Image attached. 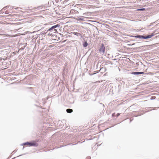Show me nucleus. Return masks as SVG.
Returning <instances> with one entry per match:
<instances>
[{
    "label": "nucleus",
    "mask_w": 159,
    "mask_h": 159,
    "mask_svg": "<svg viewBox=\"0 0 159 159\" xmlns=\"http://www.w3.org/2000/svg\"><path fill=\"white\" fill-rule=\"evenodd\" d=\"M154 35V33H152L147 34H143L141 35L136 34L134 35H129V36L138 38V40H139V42L143 41V40H148V39L152 37Z\"/></svg>",
    "instance_id": "f257e3e1"
},
{
    "label": "nucleus",
    "mask_w": 159,
    "mask_h": 159,
    "mask_svg": "<svg viewBox=\"0 0 159 159\" xmlns=\"http://www.w3.org/2000/svg\"><path fill=\"white\" fill-rule=\"evenodd\" d=\"M60 26V25L59 24L53 25L49 28L47 30H45L46 32L44 33L45 34L48 33V35L50 36H53L54 35V33H58L57 30L59 29Z\"/></svg>",
    "instance_id": "f03ea898"
},
{
    "label": "nucleus",
    "mask_w": 159,
    "mask_h": 159,
    "mask_svg": "<svg viewBox=\"0 0 159 159\" xmlns=\"http://www.w3.org/2000/svg\"><path fill=\"white\" fill-rule=\"evenodd\" d=\"M27 145L30 147H37L38 146V143L35 141L33 140L30 142H26L20 144L21 146Z\"/></svg>",
    "instance_id": "7ed1b4c3"
},
{
    "label": "nucleus",
    "mask_w": 159,
    "mask_h": 159,
    "mask_svg": "<svg viewBox=\"0 0 159 159\" xmlns=\"http://www.w3.org/2000/svg\"><path fill=\"white\" fill-rule=\"evenodd\" d=\"M105 52V48L103 43H102L100 46V47L98 49V52L103 55Z\"/></svg>",
    "instance_id": "20e7f679"
},
{
    "label": "nucleus",
    "mask_w": 159,
    "mask_h": 159,
    "mask_svg": "<svg viewBox=\"0 0 159 159\" xmlns=\"http://www.w3.org/2000/svg\"><path fill=\"white\" fill-rule=\"evenodd\" d=\"M139 40H138V39L137 38H135L134 39H130V40L128 41V42L130 43H132L134 42H136L134 43H132L129 44V46L133 45H134L135 43H137V42H139Z\"/></svg>",
    "instance_id": "39448f33"
},
{
    "label": "nucleus",
    "mask_w": 159,
    "mask_h": 159,
    "mask_svg": "<svg viewBox=\"0 0 159 159\" xmlns=\"http://www.w3.org/2000/svg\"><path fill=\"white\" fill-rule=\"evenodd\" d=\"M144 73L143 72H133L131 73V74L134 75H140Z\"/></svg>",
    "instance_id": "423d86ee"
},
{
    "label": "nucleus",
    "mask_w": 159,
    "mask_h": 159,
    "mask_svg": "<svg viewBox=\"0 0 159 159\" xmlns=\"http://www.w3.org/2000/svg\"><path fill=\"white\" fill-rule=\"evenodd\" d=\"M143 114V113H141L140 112L138 113H134L133 115V116L137 117L141 116Z\"/></svg>",
    "instance_id": "0eeeda50"
},
{
    "label": "nucleus",
    "mask_w": 159,
    "mask_h": 159,
    "mask_svg": "<svg viewBox=\"0 0 159 159\" xmlns=\"http://www.w3.org/2000/svg\"><path fill=\"white\" fill-rule=\"evenodd\" d=\"M82 45L84 48H86L88 45V43L87 40H84L83 42Z\"/></svg>",
    "instance_id": "6e6552de"
},
{
    "label": "nucleus",
    "mask_w": 159,
    "mask_h": 159,
    "mask_svg": "<svg viewBox=\"0 0 159 159\" xmlns=\"http://www.w3.org/2000/svg\"><path fill=\"white\" fill-rule=\"evenodd\" d=\"M102 62L103 61L104 62H105V65H107L108 64H112V63L110 61H106V60H104L103 61H102Z\"/></svg>",
    "instance_id": "1a4fd4ad"
},
{
    "label": "nucleus",
    "mask_w": 159,
    "mask_h": 159,
    "mask_svg": "<svg viewBox=\"0 0 159 159\" xmlns=\"http://www.w3.org/2000/svg\"><path fill=\"white\" fill-rule=\"evenodd\" d=\"M66 111L68 113H71L73 112V110L71 109H67L66 110Z\"/></svg>",
    "instance_id": "9d476101"
},
{
    "label": "nucleus",
    "mask_w": 159,
    "mask_h": 159,
    "mask_svg": "<svg viewBox=\"0 0 159 159\" xmlns=\"http://www.w3.org/2000/svg\"><path fill=\"white\" fill-rule=\"evenodd\" d=\"M146 9L145 8H141L139 9H137V11H143L145 10Z\"/></svg>",
    "instance_id": "9b49d317"
},
{
    "label": "nucleus",
    "mask_w": 159,
    "mask_h": 159,
    "mask_svg": "<svg viewBox=\"0 0 159 159\" xmlns=\"http://www.w3.org/2000/svg\"><path fill=\"white\" fill-rule=\"evenodd\" d=\"M9 7V6H7L4 7L3 9H2V10H6L7 8Z\"/></svg>",
    "instance_id": "f8f14e48"
},
{
    "label": "nucleus",
    "mask_w": 159,
    "mask_h": 159,
    "mask_svg": "<svg viewBox=\"0 0 159 159\" xmlns=\"http://www.w3.org/2000/svg\"><path fill=\"white\" fill-rule=\"evenodd\" d=\"M159 107H149V109H150V108H153V109H152V110H157L158 109V108H159ZM150 110H151L152 109H150Z\"/></svg>",
    "instance_id": "ddd939ff"
},
{
    "label": "nucleus",
    "mask_w": 159,
    "mask_h": 159,
    "mask_svg": "<svg viewBox=\"0 0 159 159\" xmlns=\"http://www.w3.org/2000/svg\"><path fill=\"white\" fill-rule=\"evenodd\" d=\"M112 116L113 117H114L115 116V113H112Z\"/></svg>",
    "instance_id": "4468645a"
},
{
    "label": "nucleus",
    "mask_w": 159,
    "mask_h": 159,
    "mask_svg": "<svg viewBox=\"0 0 159 159\" xmlns=\"http://www.w3.org/2000/svg\"><path fill=\"white\" fill-rule=\"evenodd\" d=\"M120 115V114L119 113H117V114H116V117H117L118 116H119Z\"/></svg>",
    "instance_id": "2eb2a0df"
},
{
    "label": "nucleus",
    "mask_w": 159,
    "mask_h": 159,
    "mask_svg": "<svg viewBox=\"0 0 159 159\" xmlns=\"http://www.w3.org/2000/svg\"><path fill=\"white\" fill-rule=\"evenodd\" d=\"M91 157L90 156H88L86 158V159H90Z\"/></svg>",
    "instance_id": "dca6fc26"
},
{
    "label": "nucleus",
    "mask_w": 159,
    "mask_h": 159,
    "mask_svg": "<svg viewBox=\"0 0 159 159\" xmlns=\"http://www.w3.org/2000/svg\"><path fill=\"white\" fill-rule=\"evenodd\" d=\"M8 11H5V14H8Z\"/></svg>",
    "instance_id": "f3484780"
},
{
    "label": "nucleus",
    "mask_w": 159,
    "mask_h": 159,
    "mask_svg": "<svg viewBox=\"0 0 159 159\" xmlns=\"http://www.w3.org/2000/svg\"><path fill=\"white\" fill-rule=\"evenodd\" d=\"M79 19L80 20H83V18H79Z\"/></svg>",
    "instance_id": "a211bd4d"
},
{
    "label": "nucleus",
    "mask_w": 159,
    "mask_h": 159,
    "mask_svg": "<svg viewBox=\"0 0 159 159\" xmlns=\"http://www.w3.org/2000/svg\"><path fill=\"white\" fill-rule=\"evenodd\" d=\"M68 1V0H65V1H64L63 2H67V1Z\"/></svg>",
    "instance_id": "6ab92c4d"
},
{
    "label": "nucleus",
    "mask_w": 159,
    "mask_h": 159,
    "mask_svg": "<svg viewBox=\"0 0 159 159\" xmlns=\"http://www.w3.org/2000/svg\"><path fill=\"white\" fill-rule=\"evenodd\" d=\"M80 34L76 32L75 34V35H77L78 34Z\"/></svg>",
    "instance_id": "aec40b11"
},
{
    "label": "nucleus",
    "mask_w": 159,
    "mask_h": 159,
    "mask_svg": "<svg viewBox=\"0 0 159 159\" xmlns=\"http://www.w3.org/2000/svg\"><path fill=\"white\" fill-rule=\"evenodd\" d=\"M129 120H130V123L133 120V119H130Z\"/></svg>",
    "instance_id": "412c9836"
},
{
    "label": "nucleus",
    "mask_w": 159,
    "mask_h": 159,
    "mask_svg": "<svg viewBox=\"0 0 159 159\" xmlns=\"http://www.w3.org/2000/svg\"><path fill=\"white\" fill-rule=\"evenodd\" d=\"M25 154H22L20 155V156H18V157H19V156H22V155H25Z\"/></svg>",
    "instance_id": "4be33fe9"
},
{
    "label": "nucleus",
    "mask_w": 159,
    "mask_h": 159,
    "mask_svg": "<svg viewBox=\"0 0 159 159\" xmlns=\"http://www.w3.org/2000/svg\"><path fill=\"white\" fill-rule=\"evenodd\" d=\"M101 59H105V58H104V57H101Z\"/></svg>",
    "instance_id": "5701e85b"
},
{
    "label": "nucleus",
    "mask_w": 159,
    "mask_h": 159,
    "mask_svg": "<svg viewBox=\"0 0 159 159\" xmlns=\"http://www.w3.org/2000/svg\"><path fill=\"white\" fill-rule=\"evenodd\" d=\"M66 128H68V129L69 128V126H66Z\"/></svg>",
    "instance_id": "b1692460"
},
{
    "label": "nucleus",
    "mask_w": 159,
    "mask_h": 159,
    "mask_svg": "<svg viewBox=\"0 0 159 159\" xmlns=\"http://www.w3.org/2000/svg\"><path fill=\"white\" fill-rule=\"evenodd\" d=\"M142 1H147L148 0H142Z\"/></svg>",
    "instance_id": "393cba45"
},
{
    "label": "nucleus",
    "mask_w": 159,
    "mask_h": 159,
    "mask_svg": "<svg viewBox=\"0 0 159 159\" xmlns=\"http://www.w3.org/2000/svg\"><path fill=\"white\" fill-rule=\"evenodd\" d=\"M13 6H12V7H11L12 8H13Z\"/></svg>",
    "instance_id": "a878e982"
},
{
    "label": "nucleus",
    "mask_w": 159,
    "mask_h": 159,
    "mask_svg": "<svg viewBox=\"0 0 159 159\" xmlns=\"http://www.w3.org/2000/svg\"><path fill=\"white\" fill-rule=\"evenodd\" d=\"M66 145H65V146H66ZM62 146H60V147H62Z\"/></svg>",
    "instance_id": "bb28decb"
},
{
    "label": "nucleus",
    "mask_w": 159,
    "mask_h": 159,
    "mask_svg": "<svg viewBox=\"0 0 159 159\" xmlns=\"http://www.w3.org/2000/svg\"><path fill=\"white\" fill-rule=\"evenodd\" d=\"M16 158V157H14L13 158H12V159H14Z\"/></svg>",
    "instance_id": "cd10ccee"
},
{
    "label": "nucleus",
    "mask_w": 159,
    "mask_h": 159,
    "mask_svg": "<svg viewBox=\"0 0 159 159\" xmlns=\"http://www.w3.org/2000/svg\"><path fill=\"white\" fill-rule=\"evenodd\" d=\"M58 2V0L57 1H56V2Z\"/></svg>",
    "instance_id": "c85d7f7f"
},
{
    "label": "nucleus",
    "mask_w": 159,
    "mask_h": 159,
    "mask_svg": "<svg viewBox=\"0 0 159 159\" xmlns=\"http://www.w3.org/2000/svg\"><path fill=\"white\" fill-rule=\"evenodd\" d=\"M76 144H72V145H75Z\"/></svg>",
    "instance_id": "c756f323"
},
{
    "label": "nucleus",
    "mask_w": 159,
    "mask_h": 159,
    "mask_svg": "<svg viewBox=\"0 0 159 159\" xmlns=\"http://www.w3.org/2000/svg\"><path fill=\"white\" fill-rule=\"evenodd\" d=\"M30 88V89H32V88L30 87V88Z\"/></svg>",
    "instance_id": "7c9ffc66"
},
{
    "label": "nucleus",
    "mask_w": 159,
    "mask_h": 159,
    "mask_svg": "<svg viewBox=\"0 0 159 159\" xmlns=\"http://www.w3.org/2000/svg\"><path fill=\"white\" fill-rule=\"evenodd\" d=\"M157 36H156V37H154V38H157Z\"/></svg>",
    "instance_id": "2f4dec72"
},
{
    "label": "nucleus",
    "mask_w": 159,
    "mask_h": 159,
    "mask_svg": "<svg viewBox=\"0 0 159 159\" xmlns=\"http://www.w3.org/2000/svg\"><path fill=\"white\" fill-rule=\"evenodd\" d=\"M24 148V147H23V149Z\"/></svg>",
    "instance_id": "473e14b6"
},
{
    "label": "nucleus",
    "mask_w": 159,
    "mask_h": 159,
    "mask_svg": "<svg viewBox=\"0 0 159 159\" xmlns=\"http://www.w3.org/2000/svg\"><path fill=\"white\" fill-rule=\"evenodd\" d=\"M17 8H16L15 9H17Z\"/></svg>",
    "instance_id": "72a5a7b5"
},
{
    "label": "nucleus",
    "mask_w": 159,
    "mask_h": 159,
    "mask_svg": "<svg viewBox=\"0 0 159 159\" xmlns=\"http://www.w3.org/2000/svg\"><path fill=\"white\" fill-rule=\"evenodd\" d=\"M98 145H99H99H99V144L98 145H97V146H98Z\"/></svg>",
    "instance_id": "f704fd0d"
},
{
    "label": "nucleus",
    "mask_w": 159,
    "mask_h": 159,
    "mask_svg": "<svg viewBox=\"0 0 159 159\" xmlns=\"http://www.w3.org/2000/svg\"><path fill=\"white\" fill-rule=\"evenodd\" d=\"M62 0H60V1H62Z\"/></svg>",
    "instance_id": "c9c22d12"
},
{
    "label": "nucleus",
    "mask_w": 159,
    "mask_h": 159,
    "mask_svg": "<svg viewBox=\"0 0 159 159\" xmlns=\"http://www.w3.org/2000/svg\"><path fill=\"white\" fill-rule=\"evenodd\" d=\"M14 152V151H13V152L11 154H12Z\"/></svg>",
    "instance_id": "e433bc0d"
},
{
    "label": "nucleus",
    "mask_w": 159,
    "mask_h": 159,
    "mask_svg": "<svg viewBox=\"0 0 159 159\" xmlns=\"http://www.w3.org/2000/svg\"><path fill=\"white\" fill-rule=\"evenodd\" d=\"M104 0L105 1H106V0Z\"/></svg>",
    "instance_id": "4c0bfd02"
},
{
    "label": "nucleus",
    "mask_w": 159,
    "mask_h": 159,
    "mask_svg": "<svg viewBox=\"0 0 159 159\" xmlns=\"http://www.w3.org/2000/svg\"><path fill=\"white\" fill-rule=\"evenodd\" d=\"M158 100H159V98L158 99Z\"/></svg>",
    "instance_id": "58836bf2"
}]
</instances>
